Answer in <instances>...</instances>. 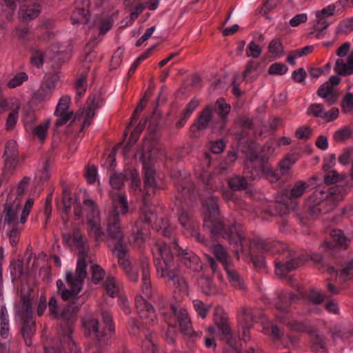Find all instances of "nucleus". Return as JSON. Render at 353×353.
Listing matches in <instances>:
<instances>
[{"mask_svg":"<svg viewBox=\"0 0 353 353\" xmlns=\"http://www.w3.org/2000/svg\"><path fill=\"white\" fill-rule=\"evenodd\" d=\"M213 319L215 325L217 326L222 334L228 339L231 336L230 328L227 319L224 315V311L222 307H216L214 309Z\"/></svg>","mask_w":353,"mask_h":353,"instance_id":"nucleus-18","label":"nucleus"},{"mask_svg":"<svg viewBox=\"0 0 353 353\" xmlns=\"http://www.w3.org/2000/svg\"><path fill=\"white\" fill-rule=\"evenodd\" d=\"M288 67L281 63H275L271 65L269 68L268 72L270 74H279L282 75L287 72Z\"/></svg>","mask_w":353,"mask_h":353,"instance_id":"nucleus-56","label":"nucleus"},{"mask_svg":"<svg viewBox=\"0 0 353 353\" xmlns=\"http://www.w3.org/2000/svg\"><path fill=\"white\" fill-rule=\"evenodd\" d=\"M268 51L274 59L281 57L284 52L283 44L279 39L274 38L270 42Z\"/></svg>","mask_w":353,"mask_h":353,"instance_id":"nucleus-28","label":"nucleus"},{"mask_svg":"<svg viewBox=\"0 0 353 353\" xmlns=\"http://www.w3.org/2000/svg\"><path fill=\"white\" fill-rule=\"evenodd\" d=\"M219 110V120L221 121V126L225 125L227 123V117L230 112V105L225 101L223 98H219L215 103Z\"/></svg>","mask_w":353,"mask_h":353,"instance_id":"nucleus-25","label":"nucleus"},{"mask_svg":"<svg viewBox=\"0 0 353 353\" xmlns=\"http://www.w3.org/2000/svg\"><path fill=\"white\" fill-rule=\"evenodd\" d=\"M171 309L173 314L177 318L181 332L184 336L192 339L201 337V332L192 330V323L185 309L181 307L180 305H172Z\"/></svg>","mask_w":353,"mask_h":353,"instance_id":"nucleus-8","label":"nucleus"},{"mask_svg":"<svg viewBox=\"0 0 353 353\" xmlns=\"http://www.w3.org/2000/svg\"><path fill=\"white\" fill-rule=\"evenodd\" d=\"M199 104V100L196 99H192L188 104L187 105L186 108L183 110L182 118L180 121L177 123L178 127H181L184 125L187 119L189 118L190 114L196 110V108L198 107Z\"/></svg>","mask_w":353,"mask_h":353,"instance_id":"nucleus-35","label":"nucleus"},{"mask_svg":"<svg viewBox=\"0 0 353 353\" xmlns=\"http://www.w3.org/2000/svg\"><path fill=\"white\" fill-rule=\"evenodd\" d=\"M72 328L68 326L65 331L61 334V343L63 346H67L72 353H81V351L76 347L75 343L72 341L71 333Z\"/></svg>","mask_w":353,"mask_h":353,"instance_id":"nucleus-26","label":"nucleus"},{"mask_svg":"<svg viewBox=\"0 0 353 353\" xmlns=\"http://www.w3.org/2000/svg\"><path fill=\"white\" fill-rule=\"evenodd\" d=\"M292 299L290 294L286 293H281L278 297L279 303H276V307L281 312H287L290 300Z\"/></svg>","mask_w":353,"mask_h":353,"instance_id":"nucleus-44","label":"nucleus"},{"mask_svg":"<svg viewBox=\"0 0 353 353\" xmlns=\"http://www.w3.org/2000/svg\"><path fill=\"white\" fill-rule=\"evenodd\" d=\"M232 285L238 290H244L245 283L239 274L232 268V263L224 267Z\"/></svg>","mask_w":353,"mask_h":353,"instance_id":"nucleus-24","label":"nucleus"},{"mask_svg":"<svg viewBox=\"0 0 353 353\" xmlns=\"http://www.w3.org/2000/svg\"><path fill=\"white\" fill-rule=\"evenodd\" d=\"M106 292L112 297L117 296L119 292V286L113 277L108 278L104 283Z\"/></svg>","mask_w":353,"mask_h":353,"instance_id":"nucleus-38","label":"nucleus"},{"mask_svg":"<svg viewBox=\"0 0 353 353\" xmlns=\"http://www.w3.org/2000/svg\"><path fill=\"white\" fill-rule=\"evenodd\" d=\"M92 279L95 284L98 283L104 278L105 272L98 265H93L91 267Z\"/></svg>","mask_w":353,"mask_h":353,"instance_id":"nucleus-54","label":"nucleus"},{"mask_svg":"<svg viewBox=\"0 0 353 353\" xmlns=\"http://www.w3.org/2000/svg\"><path fill=\"white\" fill-rule=\"evenodd\" d=\"M301 264L300 260L298 259H292L285 263L281 261L276 263V274L279 276H284L287 273L291 270H294Z\"/></svg>","mask_w":353,"mask_h":353,"instance_id":"nucleus-21","label":"nucleus"},{"mask_svg":"<svg viewBox=\"0 0 353 353\" xmlns=\"http://www.w3.org/2000/svg\"><path fill=\"white\" fill-rule=\"evenodd\" d=\"M125 176L122 174L113 173L110 176V183L114 189H121L124 184Z\"/></svg>","mask_w":353,"mask_h":353,"instance_id":"nucleus-48","label":"nucleus"},{"mask_svg":"<svg viewBox=\"0 0 353 353\" xmlns=\"http://www.w3.org/2000/svg\"><path fill=\"white\" fill-rule=\"evenodd\" d=\"M107 233L109 238L116 241L115 245L122 243L123 232L119 224V218L117 214L109 216L107 225Z\"/></svg>","mask_w":353,"mask_h":353,"instance_id":"nucleus-17","label":"nucleus"},{"mask_svg":"<svg viewBox=\"0 0 353 353\" xmlns=\"http://www.w3.org/2000/svg\"><path fill=\"white\" fill-rule=\"evenodd\" d=\"M20 12L23 19L28 21L36 18L39 13V10L37 8H32L30 9L21 8Z\"/></svg>","mask_w":353,"mask_h":353,"instance_id":"nucleus-53","label":"nucleus"},{"mask_svg":"<svg viewBox=\"0 0 353 353\" xmlns=\"http://www.w3.org/2000/svg\"><path fill=\"white\" fill-rule=\"evenodd\" d=\"M330 192L327 188L317 189L307 198L306 206L311 215L316 216L321 213L318 206L330 196Z\"/></svg>","mask_w":353,"mask_h":353,"instance_id":"nucleus-13","label":"nucleus"},{"mask_svg":"<svg viewBox=\"0 0 353 353\" xmlns=\"http://www.w3.org/2000/svg\"><path fill=\"white\" fill-rule=\"evenodd\" d=\"M72 242L80 249L75 272L73 274L68 272L65 274L66 285L61 280L57 281L58 292L65 301L77 297L82 290L83 281L87 275L85 258L88 248L86 247L85 240L79 230L73 232Z\"/></svg>","mask_w":353,"mask_h":353,"instance_id":"nucleus-2","label":"nucleus"},{"mask_svg":"<svg viewBox=\"0 0 353 353\" xmlns=\"http://www.w3.org/2000/svg\"><path fill=\"white\" fill-rule=\"evenodd\" d=\"M87 108L83 114H85L83 127L91 124L92 120L95 115V110L99 108V101H97L95 96L90 97L87 101Z\"/></svg>","mask_w":353,"mask_h":353,"instance_id":"nucleus-20","label":"nucleus"},{"mask_svg":"<svg viewBox=\"0 0 353 353\" xmlns=\"http://www.w3.org/2000/svg\"><path fill=\"white\" fill-rule=\"evenodd\" d=\"M30 179L24 177L18 184L17 195H10L4 208V223L8 226V235L12 245L15 246L23 228V225L32 208L34 201L28 199L21 212L20 219L18 217L19 211L21 210L22 195L29 184Z\"/></svg>","mask_w":353,"mask_h":353,"instance_id":"nucleus-1","label":"nucleus"},{"mask_svg":"<svg viewBox=\"0 0 353 353\" xmlns=\"http://www.w3.org/2000/svg\"><path fill=\"white\" fill-rule=\"evenodd\" d=\"M353 160V148L344 150L339 157V162L343 165H347Z\"/></svg>","mask_w":353,"mask_h":353,"instance_id":"nucleus-57","label":"nucleus"},{"mask_svg":"<svg viewBox=\"0 0 353 353\" xmlns=\"http://www.w3.org/2000/svg\"><path fill=\"white\" fill-rule=\"evenodd\" d=\"M139 267L141 270L142 291L147 297L150 298L152 296V291L150 285V264L148 259L145 257L142 258L139 261Z\"/></svg>","mask_w":353,"mask_h":353,"instance_id":"nucleus-16","label":"nucleus"},{"mask_svg":"<svg viewBox=\"0 0 353 353\" xmlns=\"http://www.w3.org/2000/svg\"><path fill=\"white\" fill-rule=\"evenodd\" d=\"M44 53L40 50H34L30 58L31 63L40 68L43 63Z\"/></svg>","mask_w":353,"mask_h":353,"instance_id":"nucleus-55","label":"nucleus"},{"mask_svg":"<svg viewBox=\"0 0 353 353\" xmlns=\"http://www.w3.org/2000/svg\"><path fill=\"white\" fill-rule=\"evenodd\" d=\"M341 105L343 112L350 113L353 112V92H347L345 94Z\"/></svg>","mask_w":353,"mask_h":353,"instance_id":"nucleus-43","label":"nucleus"},{"mask_svg":"<svg viewBox=\"0 0 353 353\" xmlns=\"http://www.w3.org/2000/svg\"><path fill=\"white\" fill-rule=\"evenodd\" d=\"M352 135V130L349 127H343L334 132V139L336 142H343L350 139Z\"/></svg>","mask_w":353,"mask_h":353,"instance_id":"nucleus-42","label":"nucleus"},{"mask_svg":"<svg viewBox=\"0 0 353 353\" xmlns=\"http://www.w3.org/2000/svg\"><path fill=\"white\" fill-rule=\"evenodd\" d=\"M142 349L145 353H157V347L151 334H145V339L142 343Z\"/></svg>","mask_w":353,"mask_h":353,"instance_id":"nucleus-49","label":"nucleus"},{"mask_svg":"<svg viewBox=\"0 0 353 353\" xmlns=\"http://www.w3.org/2000/svg\"><path fill=\"white\" fill-rule=\"evenodd\" d=\"M316 21L313 27L314 30L310 34L316 38L320 39L322 37L323 30L328 27L329 22L327 19L321 17L316 12Z\"/></svg>","mask_w":353,"mask_h":353,"instance_id":"nucleus-27","label":"nucleus"},{"mask_svg":"<svg viewBox=\"0 0 353 353\" xmlns=\"http://www.w3.org/2000/svg\"><path fill=\"white\" fill-rule=\"evenodd\" d=\"M50 125V120H46L41 124L36 126L33 130V134L39 139L43 141L46 139L48 130Z\"/></svg>","mask_w":353,"mask_h":353,"instance_id":"nucleus-37","label":"nucleus"},{"mask_svg":"<svg viewBox=\"0 0 353 353\" xmlns=\"http://www.w3.org/2000/svg\"><path fill=\"white\" fill-rule=\"evenodd\" d=\"M309 185L302 181H296L290 190V199H295L300 198L306 192Z\"/></svg>","mask_w":353,"mask_h":353,"instance_id":"nucleus-32","label":"nucleus"},{"mask_svg":"<svg viewBox=\"0 0 353 353\" xmlns=\"http://www.w3.org/2000/svg\"><path fill=\"white\" fill-rule=\"evenodd\" d=\"M75 88L79 97H81L86 90V77L81 75L77 80Z\"/></svg>","mask_w":353,"mask_h":353,"instance_id":"nucleus-59","label":"nucleus"},{"mask_svg":"<svg viewBox=\"0 0 353 353\" xmlns=\"http://www.w3.org/2000/svg\"><path fill=\"white\" fill-rule=\"evenodd\" d=\"M316 94L329 105L336 103L339 99L338 90L330 85V83H323L317 90Z\"/></svg>","mask_w":353,"mask_h":353,"instance_id":"nucleus-15","label":"nucleus"},{"mask_svg":"<svg viewBox=\"0 0 353 353\" xmlns=\"http://www.w3.org/2000/svg\"><path fill=\"white\" fill-rule=\"evenodd\" d=\"M83 205L87 212L88 232L90 236L99 241L105 235L101 227L99 211L92 199H85Z\"/></svg>","mask_w":353,"mask_h":353,"instance_id":"nucleus-5","label":"nucleus"},{"mask_svg":"<svg viewBox=\"0 0 353 353\" xmlns=\"http://www.w3.org/2000/svg\"><path fill=\"white\" fill-rule=\"evenodd\" d=\"M208 194L202 198L203 226L208 228L212 235L221 234L231 244H234V249L239 254L243 248L242 236L236 231L234 226L230 228L229 232H224V225L219 216L217 199L210 194Z\"/></svg>","mask_w":353,"mask_h":353,"instance_id":"nucleus-3","label":"nucleus"},{"mask_svg":"<svg viewBox=\"0 0 353 353\" xmlns=\"http://www.w3.org/2000/svg\"><path fill=\"white\" fill-rule=\"evenodd\" d=\"M127 246L123 243H118L114 245L113 254L118 258L119 266L122 268L128 278L133 282H137L139 279V275L134 270L130 260L125 257L128 252Z\"/></svg>","mask_w":353,"mask_h":353,"instance_id":"nucleus-7","label":"nucleus"},{"mask_svg":"<svg viewBox=\"0 0 353 353\" xmlns=\"http://www.w3.org/2000/svg\"><path fill=\"white\" fill-rule=\"evenodd\" d=\"M344 178V174H340L335 170H331L325 175L324 181L327 184H334L343 180Z\"/></svg>","mask_w":353,"mask_h":353,"instance_id":"nucleus-51","label":"nucleus"},{"mask_svg":"<svg viewBox=\"0 0 353 353\" xmlns=\"http://www.w3.org/2000/svg\"><path fill=\"white\" fill-rule=\"evenodd\" d=\"M59 79L57 74H52L48 76L44 81L42 83L46 87H48L52 92L55 89L57 83Z\"/></svg>","mask_w":353,"mask_h":353,"instance_id":"nucleus-58","label":"nucleus"},{"mask_svg":"<svg viewBox=\"0 0 353 353\" xmlns=\"http://www.w3.org/2000/svg\"><path fill=\"white\" fill-rule=\"evenodd\" d=\"M129 173V177L132 183V188L136 192V191H141L140 187H141V181L139 179L138 173L136 170H130L128 172Z\"/></svg>","mask_w":353,"mask_h":353,"instance_id":"nucleus-60","label":"nucleus"},{"mask_svg":"<svg viewBox=\"0 0 353 353\" xmlns=\"http://www.w3.org/2000/svg\"><path fill=\"white\" fill-rule=\"evenodd\" d=\"M135 306L142 323L145 325L153 324L157 320V315L153 307L141 296L135 298Z\"/></svg>","mask_w":353,"mask_h":353,"instance_id":"nucleus-10","label":"nucleus"},{"mask_svg":"<svg viewBox=\"0 0 353 353\" xmlns=\"http://www.w3.org/2000/svg\"><path fill=\"white\" fill-rule=\"evenodd\" d=\"M70 98L68 96L62 97L57 104L54 114L59 117L57 120V126L66 123L72 117V112H68Z\"/></svg>","mask_w":353,"mask_h":353,"instance_id":"nucleus-14","label":"nucleus"},{"mask_svg":"<svg viewBox=\"0 0 353 353\" xmlns=\"http://www.w3.org/2000/svg\"><path fill=\"white\" fill-rule=\"evenodd\" d=\"M199 284L205 294L212 295L216 293V289L210 279L201 277L199 281Z\"/></svg>","mask_w":353,"mask_h":353,"instance_id":"nucleus-39","label":"nucleus"},{"mask_svg":"<svg viewBox=\"0 0 353 353\" xmlns=\"http://www.w3.org/2000/svg\"><path fill=\"white\" fill-rule=\"evenodd\" d=\"M192 303L194 308L199 316L202 319L205 318L211 307V305H205L203 302L198 299L194 300Z\"/></svg>","mask_w":353,"mask_h":353,"instance_id":"nucleus-45","label":"nucleus"},{"mask_svg":"<svg viewBox=\"0 0 353 353\" xmlns=\"http://www.w3.org/2000/svg\"><path fill=\"white\" fill-rule=\"evenodd\" d=\"M84 326L85 334L89 336H93L98 340L101 336V332L99 330V322L97 319H89L85 321Z\"/></svg>","mask_w":353,"mask_h":353,"instance_id":"nucleus-30","label":"nucleus"},{"mask_svg":"<svg viewBox=\"0 0 353 353\" xmlns=\"http://www.w3.org/2000/svg\"><path fill=\"white\" fill-rule=\"evenodd\" d=\"M307 20V15L305 13L298 14L295 15L289 21V24L292 27H296L301 23H304Z\"/></svg>","mask_w":353,"mask_h":353,"instance_id":"nucleus-64","label":"nucleus"},{"mask_svg":"<svg viewBox=\"0 0 353 353\" xmlns=\"http://www.w3.org/2000/svg\"><path fill=\"white\" fill-rule=\"evenodd\" d=\"M264 41V36L260 34L258 38L255 40L251 41L247 46L245 54L248 57H252L256 59L259 57L262 52V48L259 43Z\"/></svg>","mask_w":353,"mask_h":353,"instance_id":"nucleus-22","label":"nucleus"},{"mask_svg":"<svg viewBox=\"0 0 353 353\" xmlns=\"http://www.w3.org/2000/svg\"><path fill=\"white\" fill-rule=\"evenodd\" d=\"M143 127L137 128L133 131L130 137L129 141L125 145L123 150V155L125 156L130 150V147L132 144L135 143L139 139L140 132H141Z\"/></svg>","mask_w":353,"mask_h":353,"instance_id":"nucleus-52","label":"nucleus"},{"mask_svg":"<svg viewBox=\"0 0 353 353\" xmlns=\"http://www.w3.org/2000/svg\"><path fill=\"white\" fill-rule=\"evenodd\" d=\"M154 263L158 274L163 279L172 281L176 288L183 294H188L186 281L179 275L176 264L172 260L170 249L163 243H157L152 248Z\"/></svg>","mask_w":353,"mask_h":353,"instance_id":"nucleus-4","label":"nucleus"},{"mask_svg":"<svg viewBox=\"0 0 353 353\" xmlns=\"http://www.w3.org/2000/svg\"><path fill=\"white\" fill-rule=\"evenodd\" d=\"M85 176L89 183H94L97 177V170L95 166H88L86 168Z\"/></svg>","mask_w":353,"mask_h":353,"instance_id":"nucleus-63","label":"nucleus"},{"mask_svg":"<svg viewBox=\"0 0 353 353\" xmlns=\"http://www.w3.org/2000/svg\"><path fill=\"white\" fill-rule=\"evenodd\" d=\"M229 185L233 190H241L247 187V182L244 178L237 176L229 180Z\"/></svg>","mask_w":353,"mask_h":353,"instance_id":"nucleus-46","label":"nucleus"},{"mask_svg":"<svg viewBox=\"0 0 353 353\" xmlns=\"http://www.w3.org/2000/svg\"><path fill=\"white\" fill-rule=\"evenodd\" d=\"M113 210L110 212L109 216H113V214H117L119 217V214H125L127 213L128 207V202L125 196L122 195H117L113 199Z\"/></svg>","mask_w":353,"mask_h":353,"instance_id":"nucleus-23","label":"nucleus"},{"mask_svg":"<svg viewBox=\"0 0 353 353\" xmlns=\"http://www.w3.org/2000/svg\"><path fill=\"white\" fill-rule=\"evenodd\" d=\"M27 79L28 75L25 72L18 73L8 82V86L10 88H16L21 85Z\"/></svg>","mask_w":353,"mask_h":353,"instance_id":"nucleus-50","label":"nucleus"},{"mask_svg":"<svg viewBox=\"0 0 353 353\" xmlns=\"http://www.w3.org/2000/svg\"><path fill=\"white\" fill-rule=\"evenodd\" d=\"M52 93V92L48 87L41 84V87L34 93V99L38 102L47 101L50 98Z\"/></svg>","mask_w":353,"mask_h":353,"instance_id":"nucleus-41","label":"nucleus"},{"mask_svg":"<svg viewBox=\"0 0 353 353\" xmlns=\"http://www.w3.org/2000/svg\"><path fill=\"white\" fill-rule=\"evenodd\" d=\"M211 128L214 131H221L224 126H221V121L214 117V108L212 105L206 106L199 114L197 119L191 126V131L203 130Z\"/></svg>","mask_w":353,"mask_h":353,"instance_id":"nucleus-6","label":"nucleus"},{"mask_svg":"<svg viewBox=\"0 0 353 353\" xmlns=\"http://www.w3.org/2000/svg\"><path fill=\"white\" fill-rule=\"evenodd\" d=\"M179 220L183 227L185 228L188 230H190L193 227H194L192 224V221L190 219L189 215L184 211H182L179 214Z\"/></svg>","mask_w":353,"mask_h":353,"instance_id":"nucleus-61","label":"nucleus"},{"mask_svg":"<svg viewBox=\"0 0 353 353\" xmlns=\"http://www.w3.org/2000/svg\"><path fill=\"white\" fill-rule=\"evenodd\" d=\"M145 170V185L147 188H153L156 185L154 171L152 168H148L146 165L143 167Z\"/></svg>","mask_w":353,"mask_h":353,"instance_id":"nucleus-47","label":"nucleus"},{"mask_svg":"<svg viewBox=\"0 0 353 353\" xmlns=\"http://www.w3.org/2000/svg\"><path fill=\"white\" fill-rule=\"evenodd\" d=\"M1 330L0 334L3 338H7L9 334V320L8 311L5 307H1L0 310Z\"/></svg>","mask_w":353,"mask_h":353,"instance_id":"nucleus-34","label":"nucleus"},{"mask_svg":"<svg viewBox=\"0 0 353 353\" xmlns=\"http://www.w3.org/2000/svg\"><path fill=\"white\" fill-rule=\"evenodd\" d=\"M333 241L341 248H347L350 239L340 230H333L331 232Z\"/></svg>","mask_w":353,"mask_h":353,"instance_id":"nucleus-36","label":"nucleus"},{"mask_svg":"<svg viewBox=\"0 0 353 353\" xmlns=\"http://www.w3.org/2000/svg\"><path fill=\"white\" fill-rule=\"evenodd\" d=\"M170 249V256L172 257L173 254H178L181 257V262L188 268L193 271H198L201 269V262L194 253L190 250H182L176 244H173V248Z\"/></svg>","mask_w":353,"mask_h":353,"instance_id":"nucleus-9","label":"nucleus"},{"mask_svg":"<svg viewBox=\"0 0 353 353\" xmlns=\"http://www.w3.org/2000/svg\"><path fill=\"white\" fill-rule=\"evenodd\" d=\"M279 243H267L265 241H260L258 243L256 249L252 248L251 256L254 265L257 268H263L265 266L264 256L258 255V252L268 253L270 252H279L276 247L279 246Z\"/></svg>","mask_w":353,"mask_h":353,"instance_id":"nucleus-12","label":"nucleus"},{"mask_svg":"<svg viewBox=\"0 0 353 353\" xmlns=\"http://www.w3.org/2000/svg\"><path fill=\"white\" fill-rule=\"evenodd\" d=\"M4 159V174L10 175L20 165L21 159L17 157H3Z\"/></svg>","mask_w":353,"mask_h":353,"instance_id":"nucleus-33","label":"nucleus"},{"mask_svg":"<svg viewBox=\"0 0 353 353\" xmlns=\"http://www.w3.org/2000/svg\"><path fill=\"white\" fill-rule=\"evenodd\" d=\"M19 157L18 145L14 140L7 142L3 157Z\"/></svg>","mask_w":353,"mask_h":353,"instance_id":"nucleus-40","label":"nucleus"},{"mask_svg":"<svg viewBox=\"0 0 353 353\" xmlns=\"http://www.w3.org/2000/svg\"><path fill=\"white\" fill-rule=\"evenodd\" d=\"M18 120V111L14 110L12 112H10L8 118L6 119V129L8 130H11L14 128Z\"/></svg>","mask_w":353,"mask_h":353,"instance_id":"nucleus-62","label":"nucleus"},{"mask_svg":"<svg viewBox=\"0 0 353 353\" xmlns=\"http://www.w3.org/2000/svg\"><path fill=\"white\" fill-rule=\"evenodd\" d=\"M334 70L339 75L347 76L353 74V50L346 59H338L336 61Z\"/></svg>","mask_w":353,"mask_h":353,"instance_id":"nucleus-19","label":"nucleus"},{"mask_svg":"<svg viewBox=\"0 0 353 353\" xmlns=\"http://www.w3.org/2000/svg\"><path fill=\"white\" fill-rule=\"evenodd\" d=\"M306 113L308 116L321 119L325 122H332L338 118L339 110L336 107H332L327 111L323 104L313 103L309 105Z\"/></svg>","mask_w":353,"mask_h":353,"instance_id":"nucleus-11","label":"nucleus"},{"mask_svg":"<svg viewBox=\"0 0 353 353\" xmlns=\"http://www.w3.org/2000/svg\"><path fill=\"white\" fill-rule=\"evenodd\" d=\"M212 250L215 257L222 263L224 267L232 263L227 251L221 245L216 244L212 247Z\"/></svg>","mask_w":353,"mask_h":353,"instance_id":"nucleus-29","label":"nucleus"},{"mask_svg":"<svg viewBox=\"0 0 353 353\" xmlns=\"http://www.w3.org/2000/svg\"><path fill=\"white\" fill-rule=\"evenodd\" d=\"M71 19L73 24H86L89 20V12L85 8H78L73 12Z\"/></svg>","mask_w":353,"mask_h":353,"instance_id":"nucleus-31","label":"nucleus"}]
</instances>
